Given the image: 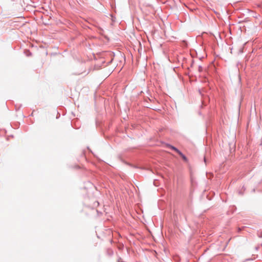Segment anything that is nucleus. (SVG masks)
I'll return each instance as SVG.
<instances>
[{
	"label": "nucleus",
	"instance_id": "obj_1",
	"mask_svg": "<svg viewBox=\"0 0 262 262\" xmlns=\"http://www.w3.org/2000/svg\"><path fill=\"white\" fill-rule=\"evenodd\" d=\"M170 148L174 150V151H176V152L177 151V150H178V149L177 148H176V147H173V146H170Z\"/></svg>",
	"mask_w": 262,
	"mask_h": 262
},
{
	"label": "nucleus",
	"instance_id": "obj_2",
	"mask_svg": "<svg viewBox=\"0 0 262 262\" xmlns=\"http://www.w3.org/2000/svg\"><path fill=\"white\" fill-rule=\"evenodd\" d=\"M177 152H178L181 157L184 155L179 150H177Z\"/></svg>",
	"mask_w": 262,
	"mask_h": 262
},
{
	"label": "nucleus",
	"instance_id": "obj_3",
	"mask_svg": "<svg viewBox=\"0 0 262 262\" xmlns=\"http://www.w3.org/2000/svg\"><path fill=\"white\" fill-rule=\"evenodd\" d=\"M177 152H178L181 157L184 155L179 150H177Z\"/></svg>",
	"mask_w": 262,
	"mask_h": 262
},
{
	"label": "nucleus",
	"instance_id": "obj_4",
	"mask_svg": "<svg viewBox=\"0 0 262 262\" xmlns=\"http://www.w3.org/2000/svg\"><path fill=\"white\" fill-rule=\"evenodd\" d=\"M177 152H178L181 157L184 155L179 150H177Z\"/></svg>",
	"mask_w": 262,
	"mask_h": 262
},
{
	"label": "nucleus",
	"instance_id": "obj_5",
	"mask_svg": "<svg viewBox=\"0 0 262 262\" xmlns=\"http://www.w3.org/2000/svg\"><path fill=\"white\" fill-rule=\"evenodd\" d=\"M182 158H183V159L185 161H187V158L184 156L183 155Z\"/></svg>",
	"mask_w": 262,
	"mask_h": 262
}]
</instances>
